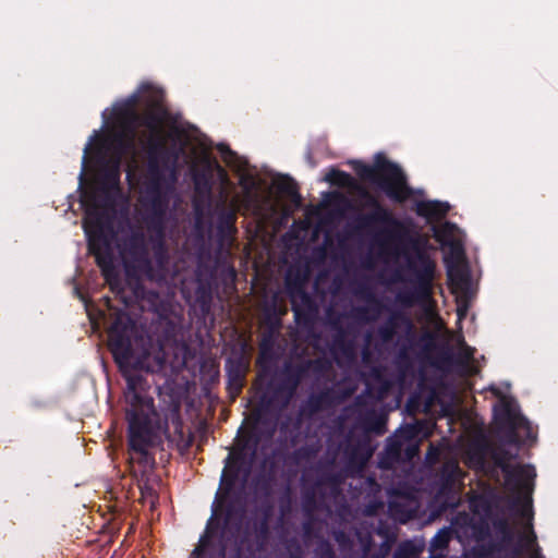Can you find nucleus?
I'll return each instance as SVG.
<instances>
[{"label": "nucleus", "instance_id": "nucleus-61", "mask_svg": "<svg viewBox=\"0 0 558 558\" xmlns=\"http://www.w3.org/2000/svg\"><path fill=\"white\" fill-rule=\"evenodd\" d=\"M286 425L281 422V425H280V428H281V432H283Z\"/></svg>", "mask_w": 558, "mask_h": 558}, {"label": "nucleus", "instance_id": "nucleus-49", "mask_svg": "<svg viewBox=\"0 0 558 558\" xmlns=\"http://www.w3.org/2000/svg\"><path fill=\"white\" fill-rule=\"evenodd\" d=\"M453 228V225L450 223V222H446L442 227V229L439 231V232H436V238L437 240L440 241V238L444 235V236H447V235H450L451 234V230Z\"/></svg>", "mask_w": 558, "mask_h": 558}, {"label": "nucleus", "instance_id": "nucleus-62", "mask_svg": "<svg viewBox=\"0 0 558 558\" xmlns=\"http://www.w3.org/2000/svg\"><path fill=\"white\" fill-rule=\"evenodd\" d=\"M280 241H281V245H282V244H283V242H284V239H283V236H282V235H281V238H280Z\"/></svg>", "mask_w": 558, "mask_h": 558}, {"label": "nucleus", "instance_id": "nucleus-2", "mask_svg": "<svg viewBox=\"0 0 558 558\" xmlns=\"http://www.w3.org/2000/svg\"><path fill=\"white\" fill-rule=\"evenodd\" d=\"M114 236L113 230L109 239L112 272L109 275L104 271L95 258L110 291L124 307L118 308L109 296L102 298L112 320L108 328V347L126 381L124 417L128 424L126 440L130 461L136 462L141 471H153L156 460L151 449L159 444L161 435L168 437L169 421L180 437L183 436V423L177 408L170 411L169 416H161L155 407L154 398L149 395L150 385L147 378L136 372L137 368L144 367L143 359H146L149 352L144 348L137 351L138 343H143L144 339L137 335L135 322L125 308L138 307L142 311L147 308L158 312L159 293L147 290L142 280L165 282L169 275V253L165 243L159 241L153 246L151 257L144 232L140 229L132 230L119 244V253L126 276V281L122 282L114 265L112 248Z\"/></svg>", "mask_w": 558, "mask_h": 558}, {"label": "nucleus", "instance_id": "nucleus-12", "mask_svg": "<svg viewBox=\"0 0 558 558\" xmlns=\"http://www.w3.org/2000/svg\"><path fill=\"white\" fill-rule=\"evenodd\" d=\"M215 242L217 253L223 256L231 255L235 244L238 228V206L221 201L215 206Z\"/></svg>", "mask_w": 558, "mask_h": 558}, {"label": "nucleus", "instance_id": "nucleus-50", "mask_svg": "<svg viewBox=\"0 0 558 558\" xmlns=\"http://www.w3.org/2000/svg\"><path fill=\"white\" fill-rule=\"evenodd\" d=\"M140 489L143 495H153L155 493L153 487L147 483V481L143 485H140Z\"/></svg>", "mask_w": 558, "mask_h": 558}, {"label": "nucleus", "instance_id": "nucleus-60", "mask_svg": "<svg viewBox=\"0 0 558 558\" xmlns=\"http://www.w3.org/2000/svg\"><path fill=\"white\" fill-rule=\"evenodd\" d=\"M226 151L230 155V156H234V153L232 150L229 149V147H226Z\"/></svg>", "mask_w": 558, "mask_h": 558}, {"label": "nucleus", "instance_id": "nucleus-45", "mask_svg": "<svg viewBox=\"0 0 558 558\" xmlns=\"http://www.w3.org/2000/svg\"><path fill=\"white\" fill-rule=\"evenodd\" d=\"M396 335L395 331H391L390 328L384 327L383 325L377 328V337L384 344L391 342Z\"/></svg>", "mask_w": 558, "mask_h": 558}, {"label": "nucleus", "instance_id": "nucleus-25", "mask_svg": "<svg viewBox=\"0 0 558 558\" xmlns=\"http://www.w3.org/2000/svg\"><path fill=\"white\" fill-rule=\"evenodd\" d=\"M383 310L380 301L372 296L371 304L368 306H357L352 311V315L355 319L369 323L376 320Z\"/></svg>", "mask_w": 558, "mask_h": 558}, {"label": "nucleus", "instance_id": "nucleus-27", "mask_svg": "<svg viewBox=\"0 0 558 558\" xmlns=\"http://www.w3.org/2000/svg\"><path fill=\"white\" fill-rule=\"evenodd\" d=\"M326 181H328L332 185H337L340 187H351L354 184L353 177L342 170L332 168L327 174H326Z\"/></svg>", "mask_w": 558, "mask_h": 558}, {"label": "nucleus", "instance_id": "nucleus-57", "mask_svg": "<svg viewBox=\"0 0 558 558\" xmlns=\"http://www.w3.org/2000/svg\"><path fill=\"white\" fill-rule=\"evenodd\" d=\"M280 263H281V267L287 264V257H286V255L282 252H281Z\"/></svg>", "mask_w": 558, "mask_h": 558}, {"label": "nucleus", "instance_id": "nucleus-35", "mask_svg": "<svg viewBox=\"0 0 558 558\" xmlns=\"http://www.w3.org/2000/svg\"><path fill=\"white\" fill-rule=\"evenodd\" d=\"M372 386L366 383L365 391L359 396L355 397L353 404L351 405V409L354 410V412L359 413V416L362 413V410L367 407V398L372 396Z\"/></svg>", "mask_w": 558, "mask_h": 558}, {"label": "nucleus", "instance_id": "nucleus-41", "mask_svg": "<svg viewBox=\"0 0 558 558\" xmlns=\"http://www.w3.org/2000/svg\"><path fill=\"white\" fill-rule=\"evenodd\" d=\"M351 339L347 338L345 331L340 328L339 331L335 335L332 340V349L335 352H341L343 345H345Z\"/></svg>", "mask_w": 558, "mask_h": 558}, {"label": "nucleus", "instance_id": "nucleus-59", "mask_svg": "<svg viewBox=\"0 0 558 558\" xmlns=\"http://www.w3.org/2000/svg\"><path fill=\"white\" fill-rule=\"evenodd\" d=\"M287 312H288L287 307L281 304V312H280L281 317L284 316L287 314Z\"/></svg>", "mask_w": 558, "mask_h": 558}, {"label": "nucleus", "instance_id": "nucleus-55", "mask_svg": "<svg viewBox=\"0 0 558 558\" xmlns=\"http://www.w3.org/2000/svg\"><path fill=\"white\" fill-rule=\"evenodd\" d=\"M284 371L281 368V376L283 375ZM283 390V383L281 381V391ZM288 403V400L286 401H282L281 400V403H280V407H281V410L287 405Z\"/></svg>", "mask_w": 558, "mask_h": 558}, {"label": "nucleus", "instance_id": "nucleus-7", "mask_svg": "<svg viewBox=\"0 0 558 558\" xmlns=\"http://www.w3.org/2000/svg\"><path fill=\"white\" fill-rule=\"evenodd\" d=\"M162 89L144 83L138 93L130 95L122 104L113 107L114 120H128L140 123L143 128H155L160 122V114L167 113Z\"/></svg>", "mask_w": 558, "mask_h": 558}, {"label": "nucleus", "instance_id": "nucleus-54", "mask_svg": "<svg viewBox=\"0 0 558 558\" xmlns=\"http://www.w3.org/2000/svg\"><path fill=\"white\" fill-rule=\"evenodd\" d=\"M280 513H281V519H282L283 515H284V510H283V506L282 505H281ZM282 543H283V523L281 522V544Z\"/></svg>", "mask_w": 558, "mask_h": 558}, {"label": "nucleus", "instance_id": "nucleus-14", "mask_svg": "<svg viewBox=\"0 0 558 558\" xmlns=\"http://www.w3.org/2000/svg\"><path fill=\"white\" fill-rule=\"evenodd\" d=\"M169 117V111L167 110V113L160 114V122L155 128H146L149 132V135L146 140V151H147V159L148 158H160L163 163L166 161H170L172 159V169H171V177L172 181L177 180V173H175V162L178 160L179 154L177 151H171L167 145H166V138H165V132H163V125Z\"/></svg>", "mask_w": 558, "mask_h": 558}, {"label": "nucleus", "instance_id": "nucleus-4", "mask_svg": "<svg viewBox=\"0 0 558 558\" xmlns=\"http://www.w3.org/2000/svg\"><path fill=\"white\" fill-rule=\"evenodd\" d=\"M120 162L119 158H101L97 174L98 189L83 194L87 204L83 228L87 236L88 252L109 275L112 272L109 239L113 234V221L107 209L113 205L110 192L120 189Z\"/></svg>", "mask_w": 558, "mask_h": 558}, {"label": "nucleus", "instance_id": "nucleus-28", "mask_svg": "<svg viewBox=\"0 0 558 558\" xmlns=\"http://www.w3.org/2000/svg\"><path fill=\"white\" fill-rule=\"evenodd\" d=\"M283 195L289 196L296 204L302 201L298 183L290 175L281 173V196Z\"/></svg>", "mask_w": 558, "mask_h": 558}, {"label": "nucleus", "instance_id": "nucleus-56", "mask_svg": "<svg viewBox=\"0 0 558 558\" xmlns=\"http://www.w3.org/2000/svg\"><path fill=\"white\" fill-rule=\"evenodd\" d=\"M280 341H281V356H282L283 352H284V347H286V339L283 338L282 335H281Z\"/></svg>", "mask_w": 558, "mask_h": 558}, {"label": "nucleus", "instance_id": "nucleus-34", "mask_svg": "<svg viewBox=\"0 0 558 558\" xmlns=\"http://www.w3.org/2000/svg\"><path fill=\"white\" fill-rule=\"evenodd\" d=\"M308 367H313V369L315 372H320L323 369H325L327 367V364L326 362L322 361V360H310L306 362V366H299L295 368L294 371V374H295V385L300 381V379L302 378L303 374L305 373L306 368Z\"/></svg>", "mask_w": 558, "mask_h": 558}, {"label": "nucleus", "instance_id": "nucleus-52", "mask_svg": "<svg viewBox=\"0 0 558 558\" xmlns=\"http://www.w3.org/2000/svg\"><path fill=\"white\" fill-rule=\"evenodd\" d=\"M280 217H281V227H283V221L288 219L289 213H288V210L286 209V207L283 206L282 203H281V214H280Z\"/></svg>", "mask_w": 558, "mask_h": 558}, {"label": "nucleus", "instance_id": "nucleus-44", "mask_svg": "<svg viewBox=\"0 0 558 558\" xmlns=\"http://www.w3.org/2000/svg\"><path fill=\"white\" fill-rule=\"evenodd\" d=\"M448 245L450 247L451 257H453L457 262H460L464 258V250L460 242L450 241Z\"/></svg>", "mask_w": 558, "mask_h": 558}, {"label": "nucleus", "instance_id": "nucleus-11", "mask_svg": "<svg viewBox=\"0 0 558 558\" xmlns=\"http://www.w3.org/2000/svg\"><path fill=\"white\" fill-rule=\"evenodd\" d=\"M494 415L498 426L507 430L508 444H521L518 429H524L526 440H536V433L531 426L530 421L517 410L515 404L511 399L504 397L500 404L494 408Z\"/></svg>", "mask_w": 558, "mask_h": 558}, {"label": "nucleus", "instance_id": "nucleus-20", "mask_svg": "<svg viewBox=\"0 0 558 558\" xmlns=\"http://www.w3.org/2000/svg\"><path fill=\"white\" fill-rule=\"evenodd\" d=\"M493 527L499 535L498 541H494L484 546V551L487 555L499 553L508 547L514 539V532L506 517H499L493 520Z\"/></svg>", "mask_w": 558, "mask_h": 558}, {"label": "nucleus", "instance_id": "nucleus-63", "mask_svg": "<svg viewBox=\"0 0 558 558\" xmlns=\"http://www.w3.org/2000/svg\"><path fill=\"white\" fill-rule=\"evenodd\" d=\"M280 446H281V447L283 446V442H282V441L280 442Z\"/></svg>", "mask_w": 558, "mask_h": 558}, {"label": "nucleus", "instance_id": "nucleus-13", "mask_svg": "<svg viewBox=\"0 0 558 558\" xmlns=\"http://www.w3.org/2000/svg\"><path fill=\"white\" fill-rule=\"evenodd\" d=\"M354 392V388L327 387L318 392H313L301 405V414L313 416L324 410L342 404Z\"/></svg>", "mask_w": 558, "mask_h": 558}, {"label": "nucleus", "instance_id": "nucleus-15", "mask_svg": "<svg viewBox=\"0 0 558 558\" xmlns=\"http://www.w3.org/2000/svg\"><path fill=\"white\" fill-rule=\"evenodd\" d=\"M214 166L218 170L220 177L227 179V172L217 161L211 162L210 160H207L202 169H192V181L195 193L193 204L196 211L199 210L201 203L211 198Z\"/></svg>", "mask_w": 558, "mask_h": 558}, {"label": "nucleus", "instance_id": "nucleus-6", "mask_svg": "<svg viewBox=\"0 0 558 558\" xmlns=\"http://www.w3.org/2000/svg\"><path fill=\"white\" fill-rule=\"evenodd\" d=\"M352 167L361 181L374 185L395 203H403L413 195L405 172L383 153L375 155L373 165L355 160Z\"/></svg>", "mask_w": 558, "mask_h": 558}, {"label": "nucleus", "instance_id": "nucleus-39", "mask_svg": "<svg viewBox=\"0 0 558 558\" xmlns=\"http://www.w3.org/2000/svg\"><path fill=\"white\" fill-rule=\"evenodd\" d=\"M159 316H160V319L165 324V327H166L165 328V332H163L165 333V338L166 339L174 338L177 336V332H178V324L173 319H171V318L167 317L166 315H163L162 313L159 314Z\"/></svg>", "mask_w": 558, "mask_h": 558}, {"label": "nucleus", "instance_id": "nucleus-22", "mask_svg": "<svg viewBox=\"0 0 558 558\" xmlns=\"http://www.w3.org/2000/svg\"><path fill=\"white\" fill-rule=\"evenodd\" d=\"M461 476V469L457 462H446L439 472V495L453 490Z\"/></svg>", "mask_w": 558, "mask_h": 558}, {"label": "nucleus", "instance_id": "nucleus-42", "mask_svg": "<svg viewBox=\"0 0 558 558\" xmlns=\"http://www.w3.org/2000/svg\"><path fill=\"white\" fill-rule=\"evenodd\" d=\"M371 376L375 380L381 383V387H380L379 393H378V398H381L388 389V384L384 380L381 368L379 366H373L371 369Z\"/></svg>", "mask_w": 558, "mask_h": 558}, {"label": "nucleus", "instance_id": "nucleus-9", "mask_svg": "<svg viewBox=\"0 0 558 558\" xmlns=\"http://www.w3.org/2000/svg\"><path fill=\"white\" fill-rule=\"evenodd\" d=\"M169 161L162 162L160 158L147 159V183L143 198V206L147 210L145 221L150 228H161L166 216L169 199L163 192V183L166 181L165 170L171 171L172 166H168ZM171 183L172 177L170 175Z\"/></svg>", "mask_w": 558, "mask_h": 558}, {"label": "nucleus", "instance_id": "nucleus-58", "mask_svg": "<svg viewBox=\"0 0 558 558\" xmlns=\"http://www.w3.org/2000/svg\"><path fill=\"white\" fill-rule=\"evenodd\" d=\"M430 558H444V554L440 551V554H432Z\"/></svg>", "mask_w": 558, "mask_h": 558}, {"label": "nucleus", "instance_id": "nucleus-37", "mask_svg": "<svg viewBox=\"0 0 558 558\" xmlns=\"http://www.w3.org/2000/svg\"><path fill=\"white\" fill-rule=\"evenodd\" d=\"M448 279L454 284H466L469 282V276L465 271L453 266H448Z\"/></svg>", "mask_w": 558, "mask_h": 558}, {"label": "nucleus", "instance_id": "nucleus-46", "mask_svg": "<svg viewBox=\"0 0 558 558\" xmlns=\"http://www.w3.org/2000/svg\"><path fill=\"white\" fill-rule=\"evenodd\" d=\"M90 148H92V142H89L85 146V149H84V156H83V160H82V171H81V174H80L81 184L83 182H85V173L87 171V166H88V160H89L88 159V155H89Z\"/></svg>", "mask_w": 558, "mask_h": 558}, {"label": "nucleus", "instance_id": "nucleus-16", "mask_svg": "<svg viewBox=\"0 0 558 558\" xmlns=\"http://www.w3.org/2000/svg\"><path fill=\"white\" fill-rule=\"evenodd\" d=\"M217 510L206 523L204 533L201 535L197 546L191 553L190 558H210L211 554L219 550V521L216 519ZM228 558V556H226Z\"/></svg>", "mask_w": 558, "mask_h": 558}, {"label": "nucleus", "instance_id": "nucleus-17", "mask_svg": "<svg viewBox=\"0 0 558 558\" xmlns=\"http://www.w3.org/2000/svg\"><path fill=\"white\" fill-rule=\"evenodd\" d=\"M118 129L112 135V143L117 157H121L135 149L137 129L140 123L128 120H116Z\"/></svg>", "mask_w": 558, "mask_h": 558}, {"label": "nucleus", "instance_id": "nucleus-23", "mask_svg": "<svg viewBox=\"0 0 558 558\" xmlns=\"http://www.w3.org/2000/svg\"><path fill=\"white\" fill-rule=\"evenodd\" d=\"M357 424L367 433L383 435L386 433V417L374 409L366 410L357 417Z\"/></svg>", "mask_w": 558, "mask_h": 558}, {"label": "nucleus", "instance_id": "nucleus-43", "mask_svg": "<svg viewBox=\"0 0 558 558\" xmlns=\"http://www.w3.org/2000/svg\"><path fill=\"white\" fill-rule=\"evenodd\" d=\"M341 355L349 362L352 363L356 360V349L353 340H350L341 350Z\"/></svg>", "mask_w": 558, "mask_h": 558}, {"label": "nucleus", "instance_id": "nucleus-53", "mask_svg": "<svg viewBox=\"0 0 558 558\" xmlns=\"http://www.w3.org/2000/svg\"><path fill=\"white\" fill-rule=\"evenodd\" d=\"M520 555H521V547L518 546L514 549H512L510 558H520Z\"/></svg>", "mask_w": 558, "mask_h": 558}, {"label": "nucleus", "instance_id": "nucleus-29", "mask_svg": "<svg viewBox=\"0 0 558 558\" xmlns=\"http://www.w3.org/2000/svg\"><path fill=\"white\" fill-rule=\"evenodd\" d=\"M451 539V530L449 527L440 529L435 536L432 538L429 544V550L432 554L437 551H444L448 548Z\"/></svg>", "mask_w": 558, "mask_h": 558}, {"label": "nucleus", "instance_id": "nucleus-51", "mask_svg": "<svg viewBox=\"0 0 558 558\" xmlns=\"http://www.w3.org/2000/svg\"><path fill=\"white\" fill-rule=\"evenodd\" d=\"M529 551H531L530 558H544L538 546L530 549Z\"/></svg>", "mask_w": 558, "mask_h": 558}, {"label": "nucleus", "instance_id": "nucleus-33", "mask_svg": "<svg viewBox=\"0 0 558 558\" xmlns=\"http://www.w3.org/2000/svg\"><path fill=\"white\" fill-rule=\"evenodd\" d=\"M332 536L341 551L347 553L352 549L353 541L351 538V535L347 533L344 530H335L332 532Z\"/></svg>", "mask_w": 558, "mask_h": 558}, {"label": "nucleus", "instance_id": "nucleus-10", "mask_svg": "<svg viewBox=\"0 0 558 558\" xmlns=\"http://www.w3.org/2000/svg\"><path fill=\"white\" fill-rule=\"evenodd\" d=\"M251 350L250 344L244 341L225 361L226 390L231 402L236 400L246 386L251 371Z\"/></svg>", "mask_w": 558, "mask_h": 558}, {"label": "nucleus", "instance_id": "nucleus-47", "mask_svg": "<svg viewBox=\"0 0 558 558\" xmlns=\"http://www.w3.org/2000/svg\"><path fill=\"white\" fill-rule=\"evenodd\" d=\"M453 357L452 353L449 350L444 351L437 359L436 365L441 367L444 365L452 364Z\"/></svg>", "mask_w": 558, "mask_h": 558}, {"label": "nucleus", "instance_id": "nucleus-24", "mask_svg": "<svg viewBox=\"0 0 558 558\" xmlns=\"http://www.w3.org/2000/svg\"><path fill=\"white\" fill-rule=\"evenodd\" d=\"M449 210V204L439 201H422L416 206L417 215L428 220L442 219Z\"/></svg>", "mask_w": 558, "mask_h": 558}, {"label": "nucleus", "instance_id": "nucleus-26", "mask_svg": "<svg viewBox=\"0 0 558 558\" xmlns=\"http://www.w3.org/2000/svg\"><path fill=\"white\" fill-rule=\"evenodd\" d=\"M196 300L203 311H208L213 301V288L209 281L199 280L196 291Z\"/></svg>", "mask_w": 558, "mask_h": 558}, {"label": "nucleus", "instance_id": "nucleus-8", "mask_svg": "<svg viewBox=\"0 0 558 558\" xmlns=\"http://www.w3.org/2000/svg\"><path fill=\"white\" fill-rule=\"evenodd\" d=\"M494 463L499 468L505 477L508 490L513 495L510 508H517L523 499L531 507L534 490L535 468L531 464H511L517 454L507 449H498L492 456Z\"/></svg>", "mask_w": 558, "mask_h": 558}, {"label": "nucleus", "instance_id": "nucleus-40", "mask_svg": "<svg viewBox=\"0 0 558 558\" xmlns=\"http://www.w3.org/2000/svg\"><path fill=\"white\" fill-rule=\"evenodd\" d=\"M471 505L476 508L481 509L485 513H489L492 511L493 505L492 500L486 496H476L472 501Z\"/></svg>", "mask_w": 558, "mask_h": 558}, {"label": "nucleus", "instance_id": "nucleus-1", "mask_svg": "<svg viewBox=\"0 0 558 558\" xmlns=\"http://www.w3.org/2000/svg\"><path fill=\"white\" fill-rule=\"evenodd\" d=\"M260 327L250 390L252 413L226 459L222 495L213 506L219 521V550L210 558H256L279 527V289L263 308Z\"/></svg>", "mask_w": 558, "mask_h": 558}, {"label": "nucleus", "instance_id": "nucleus-30", "mask_svg": "<svg viewBox=\"0 0 558 558\" xmlns=\"http://www.w3.org/2000/svg\"><path fill=\"white\" fill-rule=\"evenodd\" d=\"M383 326L390 328L391 331H395V333H397V330L402 326H405L407 328L411 329L412 322L404 313L393 312L389 315V317L386 319Z\"/></svg>", "mask_w": 558, "mask_h": 558}, {"label": "nucleus", "instance_id": "nucleus-21", "mask_svg": "<svg viewBox=\"0 0 558 558\" xmlns=\"http://www.w3.org/2000/svg\"><path fill=\"white\" fill-rule=\"evenodd\" d=\"M513 510H517L518 513L522 517V518H526L529 520V523H527V532L522 534L520 536V542L513 547V549L518 546L521 547V553L523 551V549H526V550H530L534 547H537V537H536V534L533 530V525H532V519H533V510H532V506L529 507L525 502V500L523 499V501L517 507V508H512Z\"/></svg>", "mask_w": 558, "mask_h": 558}, {"label": "nucleus", "instance_id": "nucleus-18", "mask_svg": "<svg viewBox=\"0 0 558 558\" xmlns=\"http://www.w3.org/2000/svg\"><path fill=\"white\" fill-rule=\"evenodd\" d=\"M292 311L295 323L300 326H311L317 315V305L314 299L302 288H298L292 295Z\"/></svg>", "mask_w": 558, "mask_h": 558}, {"label": "nucleus", "instance_id": "nucleus-32", "mask_svg": "<svg viewBox=\"0 0 558 558\" xmlns=\"http://www.w3.org/2000/svg\"><path fill=\"white\" fill-rule=\"evenodd\" d=\"M303 539L305 543L319 537V533L316 529L314 514L305 515V520L302 523Z\"/></svg>", "mask_w": 558, "mask_h": 558}, {"label": "nucleus", "instance_id": "nucleus-48", "mask_svg": "<svg viewBox=\"0 0 558 558\" xmlns=\"http://www.w3.org/2000/svg\"><path fill=\"white\" fill-rule=\"evenodd\" d=\"M369 342H371V335L368 333L366 336V345L362 349V362L363 364L367 365L372 361V351L369 349Z\"/></svg>", "mask_w": 558, "mask_h": 558}, {"label": "nucleus", "instance_id": "nucleus-36", "mask_svg": "<svg viewBox=\"0 0 558 558\" xmlns=\"http://www.w3.org/2000/svg\"><path fill=\"white\" fill-rule=\"evenodd\" d=\"M313 558H336L331 544L322 538L314 550Z\"/></svg>", "mask_w": 558, "mask_h": 558}, {"label": "nucleus", "instance_id": "nucleus-31", "mask_svg": "<svg viewBox=\"0 0 558 558\" xmlns=\"http://www.w3.org/2000/svg\"><path fill=\"white\" fill-rule=\"evenodd\" d=\"M302 509L305 515L314 514L317 509V498L314 488H307L303 492Z\"/></svg>", "mask_w": 558, "mask_h": 558}, {"label": "nucleus", "instance_id": "nucleus-19", "mask_svg": "<svg viewBox=\"0 0 558 558\" xmlns=\"http://www.w3.org/2000/svg\"><path fill=\"white\" fill-rule=\"evenodd\" d=\"M343 454L350 463L364 464L372 454L369 449V439L362 435L355 437L354 432L350 430L342 445Z\"/></svg>", "mask_w": 558, "mask_h": 558}, {"label": "nucleus", "instance_id": "nucleus-3", "mask_svg": "<svg viewBox=\"0 0 558 558\" xmlns=\"http://www.w3.org/2000/svg\"><path fill=\"white\" fill-rule=\"evenodd\" d=\"M360 194L365 198V205L372 210L356 218L357 228L371 229L377 225L388 226L389 228L380 233L383 239L378 240L381 253L404 258L405 264L402 270L407 276L397 272L395 281H409L413 284V289L400 292L397 300L405 306L429 300L434 290L437 265L425 250L426 241L421 236L411 235L409 228L395 218L392 213L367 191L362 190Z\"/></svg>", "mask_w": 558, "mask_h": 558}, {"label": "nucleus", "instance_id": "nucleus-5", "mask_svg": "<svg viewBox=\"0 0 558 558\" xmlns=\"http://www.w3.org/2000/svg\"><path fill=\"white\" fill-rule=\"evenodd\" d=\"M243 190V203L252 211L262 229L271 223L272 238L279 232V174L271 180V185L257 173L245 170L240 177Z\"/></svg>", "mask_w": 558, "mask_h": 558}, {"label": "nucleus", "instance_id": "nucleus-38", "mask_svg": "<svg viewBox=\"0 0 558 558\" xmlns=\"http://www.w3.org/2000/svg\"><path fill=\"white\" fill-rule=\"evenodd\" d=\"M416 555L415 547L410 542H404L398 546L392 558H414Z\"/></svg>", "mask_w": 558, "mask_h": 558}]
</instances>
